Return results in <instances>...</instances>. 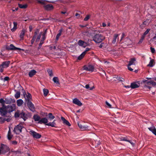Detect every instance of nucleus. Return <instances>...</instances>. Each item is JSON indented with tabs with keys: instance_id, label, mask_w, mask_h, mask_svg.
Wrapping results in <instances>:
<instances>
[{
	"instance_id": "f8f14e48",
	"label": "nucleus",
	"mask_w": 156,
	"mask_h": 156,
	"mask_svg": "<svg viewBox=\"0 0 156 156\" xmlns=\"http://www.w3.org/2000/svg\"><path fill=\"white\" fill-rule=\"evenodd\" d=\"M28 107L33 112L35 111V107L31 101L27 102Z\"/></svg>"
},
{
	"instance_id": "f3484780",
	"label": "nucleus",
	"mask_w": 156,
	"mask_h": 156,
	"mask_svg": "<svg viewBox=\"0 0 156 156\" xmlns=\"http://www.w3.org/2000/svg\"><path fill=\"white\" fill-rule=\"evenodd\" d=\"M140 86V84L139 83L133 82L131 83L130 87L132 88H135L138 87Z\"/></svg>"
},
{
	"instance_id": "ea45409f",
	"label": "nucleus",
	"mask_w": 156,
	"mask_h": 156,
	"mask_svg": "<svg viewBox=\"0 0 156 156\" xmlns=\"http://www.w3.org/2000/svg\"><path fill=\"white\" fill-rule=\"evenodd\" d=\"M85 52H83L78 58V59L79 60H81L83 57L84 55Z\"/></svg>"
},
{
	"instance_id": "2f4dec72",
	"label": "nucleus",
	"mask_w": 156,
	"mask_h": 156,
	"mask_svg": "<svg viewBox=\"0 0 156 156\" xmlns=\"http://www.w3.org/2000/svg\"><path fill=\"white\" fill-rule=\"evenodd\" d=\"M53 81L55 83L57 84H59L58 79L57 77H54L53 78Z\"/></svg>"
},
{
	"instance_id": "052dcab7",
	"label": "nucleus",
	"mask_w": 156,
	"mask_h": 156,
	"mask_svg": "<svg viewBox=\"0 0 156 156\" xmlns=\"http://www.w3.org/2000/svg\"><path fill=\"white\" fill-rule=\"evenodd\" d=\"M89 50H90V49L89 48H86L84 52H85L84 53V54L85 55L86 52L87 51H89Z\"/></svg>"
},
{
	"instance_id": "bf43d9fd",
	"label": "nucleus",
	"mask_w": 156,
	"mask_h": 156,
	"mask_svg": "<svg viewBox=\"0 0 156 156\" xmlns=\"http://www.w3.org/2000/svg\"><path fill=\"white\" fill-rule=\"evenodd\" d=\"M104 43H102L99 46V47L100 48H101L103 47L104 46Z\"/></svg>"
},
{
	"instance_id": "7ed1b4c3",
	"label": "nucleus",
	"mask_w": 156,
	"mask_h": 156,
	"mask_svg": "<svg viewBox=\"0 0 156 156\" xmlns=\"http://www.w3.org/2000/svg\"><path fill=\"white\" fill-rule=\"evenodd\" d=\"M29 133L30 135L34 138L39 139L41 136V135L40 134L36 132L33 130H30L29 131Z\"/></svg>"
},
{
	"instance_id": "ddd939ff",
	"label": "nucleus",
	"mask_w": 156,
	"mask_h": 156,
	"mask_svg": "<svg viewBox=\"0 0 156 156\" xmlns=\"http://www.w3.org/2000/svg\"><path fill=\"white\" fill-rule=\"evenodd\" d=\"M39 33V29H36L34 33V35L33 36L32 39L31 40V44H33L35 41V39L36 37L37 34Z\"/></svg>"
},
{
	"instance_id": "7c9ffc66",
	"label": "nucleus",
	"mask_w": 156,
	"mask_h": 156,
	"mask_svg": "<svg viewBox=\"0 0 156 156\" xmlns=\"http://www.w3.org/2000/svg\"><path fill=\"white\" fill-rule=\"evenodd\" d=\"M13 135L12 134H11L10 129H9V130L8 131L7 135L8 139L9 140H10L11 139Z\"/></svg>"
},
{
	"instance_id": "9b49d317",
	"label": "nucleus",
	"mask_w": 156,
	"mask_h": 156,
	"mask_svg": "<svg viewBox=\"0 0 156 156\" xmlns=\"http://www.w3.org/2000/svg\"><path fill=\"white\" fill-rule=\"evenodd\" d=\"M7 112V108H0V114L2 116H6Z\"/></svg>"
},
{
	"instance_id": "4d7b16f0",
	"label": "nucleus",
	"mask_w": 156,
	"mask_h": 156,
	"mask_svg": "<svg viewBox=\"0 0 156 156\" xmlns=\"http://www.w3.org/2000/svg\"><path fill=\"white\" fill-rule=\"evenodd\" d=\"M11 120L10 119V118H7V119H3V122H5V121H7L8 122H9Z\"/></svg>"
},
{
	"instance_id": "e433bc0d",
	"label": "nucleus",
	"mask_w": 156,
	"mask_h": 156,
	"mask_svg": "<svg viewBox=\"0 0 156 156\" xmlns=\"http://www.w3.org/2000/svg\"><path fill=\"white\" fill-rule=\"evenodd\" d=\"M154 62V60L153 59H151V60L149 64L147 65L148 66L152 67L153 66V64Z\"/></svg>"
},
{
	"instance_id": "3c124183",
	"label": "nucleus",
	"mask_w": 156,
	"mask_h": 156,
	"mask_svg": "<svg viewBox=\"0 0 156 156\" xmlns=\"http://www.w3.org/2000/svg\"><path fill=\"white\" fill-rule=\"evenodd\" d=\"M6 104H9L10 103L11 101L8 100V99H5V100H4Z\"/></svg>"
},
{
	"instance_id": "49530a36",
	"label": "nucleus",
	"mask_w": 156,
	"mask_h": 156,
	"mask_svg": "<svg viewBox=\"0 0 156 156\" xmlns=\"http://www.w3.org/2000/svg\"><path fill=\"white\" fill-rule=\"evenodd\" d=\"M116 78L118 80L121 81H123L124 80V79L123 78L121 77L120 76H118Z\"/></svg>"
},
{
	"instance_id": "412c9836",
	"label": "nucleus",
	"mask_w": 156,
	"mask_h": 156,
	"mask_svg": "<svg viewBox=\"0 0 156 156\" xmlns=\"http://www.w3.org/2000/svg\"><path fill=\"white\" fill-rule=\"evenodd\" d=\"M10 63V62L9 61H7L3 62L2 64L4 68H6L9 66Z\"/></svg>"
},
{
	"instance_id": "6e6d98bb",
	"label": "nucleus",
	"mask_w": 156,
	"mask_h": 156,
	"mask_svg": "<svg viewBox=\"0 0 156 156\" xmlns=\"http://www.w3.org/2000/svg\"><path fill=\"white\" fill-rule=\"evenodd\" d=\"M150 49H151V52L152 53H154L155 51V50L154 48L152 47H151L150 48Z\"/></svg>"
},
{
	"instance_id": "a18cd8bd",
	"label": "nucleus",
	"mask_w": 156,
	"mask_h": 156,
	"mask_svg": "<svg viewBox=\"0 0 156 156\" xmlns=\"http://www.w3.org/2000/svg\"><path fill=\"white\" fill-rule=\"evenodd\" d=\"M84 43V42L83 41L80 40L79 41L78 44L79 45L82 46H83Z\"/></svg>"
},
{
	"instance_id": "aec40b11",
	"label": "nucleus",
	"mask_w": 156,
	"mask_h": 156,
	"mask_svg": "<svg viewBox=\"0 0 156 156\" xmlns=\"http://www.w3.org/2000/svg\"><path fill=\"white\" fill-rule=\"evenodd\" d=\"M44 7L45 9L48 10L52 9L53 8L52 5L50 4L44 5Z\"/></svg>"
},
{
	"instance_id": "a19ab883",
	"label": "nucleus",
	"mask_w": 156,
	"mask_h": 156,
	"mask_svg": "<svg viewBox=\"0 0 156 156\" xmlns=\"http://www.w3.org/2000/svg\"><path fill=\"white\" fill-rule=\"evenodd\" d=\"M25 33L24 30H23L20 35V38H23Z\"/></svg>"
},
{
	"instance_id": "72a5a7b5",
	"label": "nucleus",
	"mask_w": 156,
	"mask_h": 156,
	"mask_svg": "<svg viewBox=\"0 0 156 156\" xmlns=\"http://www.w3.org/2000/svg\"><path fill=\"white\" fill-rule=\"evenodd\" d=\"M44 94V96H46L49 93V91L47 89H43Z\"/></svg>"
},
{
	"instance_id": "4be33fe9",
	"label": "nucleus",
	"mask_w": 156,
	"mask_h": 156,
	"mask_svg": "<svg viewBox=\"0 0 156 156\" xmlns=\"http://www.w3.org/2000/svg\"><path fill=\"white\" fill-rule=\"evenodd\" d=\"M33 118L36 122H39L41 119L39 115L37 114L34 115L33 116Z\"/></svg>"
},
{
	"instance_id": "dca6fc26",
	"label": "nucleus",
	"mask_w": 156,
	"mask_h": 156,
	"mask_svg": "<svg viewBox=\"0 0 156 156\" xmlns=\"http://www.w3.org/2000/svg\"><path fill=\"white\" fill-rule=\"evenodd\" d=\"M148 129L156 136V129L153 125H152L150 127L148 128Z\"/></svg>"
},
{
	"instance_id": "13d9d810",
	"label": "nucleus",
	"mask_w": 156,
	"mask_h": 156,
	"mask_svg": "<svg viewBox=\"0 0 156 156\" xmlns=\"http://www.w3.org/2000/svg\"><path fill=\"white\" fill-rule=\"evenodd\" d=\"M95 146H96V145L97 146L100 144V143L99 142V141H95Z\"/></svg>"
},
{
	"instance_id": "1a4fd4ad",
	"label": "nucleus",
	"mask_w": 156,
	"mask_h": 156,
	"mask_svg": "<svg viewBox=\"0 0 156 156\" xmlns=\"http://www.w3.org/2000/svg\"><path fill=\"white\" fill-rule=\"evenodd\" d=\"M83 69L88 71L92 72L94 69V67L92 65H85L83 66Z\"/></svg>"
},
{
	"instance_id": "c03bdc74",
	"label": "nucleus",
	"mask_w": 156,
	"mask_h": 156,
	"mask_svg": "<svg viewBox=\"0 0 156 156\" xmlns=\"http://www.w3.org/2000/svg\"><path fill=\"white\" fill-rule=\"evenodd\" d=\"M85 87L87 89H88L90 90H91L93 89L94 87H92L90 88L89 87V84H87L85 86Z\"/></svg>"
},
{
	"instance_id": "c85d7f7f",
	"label": "nucleus",
	"mask_w": 156,
	"mask_h": 156,
	"mask_svg": "<svg viewBox=\"0 0 156 156\" xmlns=\"http://www.w3.org/2000/svg\"><path fill=\"white\" fill-rule=\"evenodd\" d=\"M17 105L18 106H21L23 103V101L21 99L18 100L16 101Z\"/></svg>"
},
{
	"instance_id": "9d476101",
	"label": "nucleus",
	"mask_w": 156,
	"mask_h": 156,
	"mask_svg": "<svg viewBox=\"0 0 156 156\" xmlns=\"http://www.w3.org/2000/svg\"><path fill=\"white\" fill-rule=\"evenodd\" d=\"M96 30H89L87 31H84L82 32L83 35L90 37L92 36V33L93 32H95Z\"/></svg>"
},
{
	"instance_id": "774afa93",
	"label": "nucleus",
	"mask_w": 156,
	"mask_h": 156,
	"mask_svg": "<svg viewBox=\"0 0 156 156\" xmlns=\"http://www.w3.org/2000/svg\"><path fill=\"white\" fill-rule=\"evenodd\" d=\"M75 16H76L78 18H79L80 17V14L78 13H76V14Z\"/></svg>"
},
{
	"instance_id": "603ef678",
	"label": "nucleus",
	"mask_w": 156,
	"mask_h": 156,
	"mask_svg": "<svg viewBox=\"0 0 156 156\" xmlns=\"http://www.w3.org/2000/svg\"><path fill=\"white\" fill-rule=\"evenodd\" d=\"M3 68H4V67H3V66H2V65L1 64V65H0V71L1 72H3Z\"/></svg>"
},
{
	"instance_id": "864d4df0",
	"label": "nucleus",
	"mask_w": 156,
	"mask_h": 156,
	"mask_svg": "<svg viewBox=\"0 0 156 156\" xmlns=\"http://www.w3.org/2000/svg\"><path fill=\"white\" fill-rule=\"evenodd\" d=\"M150 30V29H147L146 31L144 33V34L145 35L147 34L148 32H149V31Z\"/></svg>"
},
{
	"instance_id": "6ab92c4d",
	"label": "nucleus",
	"mask_w": 156,
	"mask_h": 156,
	"mask_svg": "<svg viewBox=\"0 0 156 156\" xmlns=\"http://www.w3.org/2000/svg\"><path fill=\"white\" fill-rule=\"evenodd\" d=\"M20 117L23 118L24 121H25L27 119V115L24 112L20 113Z\"/></svg>"
},
{
	"instance_id": "5701e85b",
	"label": "nucleus",
	"mask_w": 156,
	"mask_h": 156,
	"mask_svg": "<svg viewBox=\"0 0 156 156\" xmlns=\"http://www.w3.org/2000/svg\"><path fill=\"white\" fill-rule=\"evenodd\" d=\"M61 119L63 121L64 124H65L69 126H71V124L67 120H66L63 117H61Z\"/></svg>"
},
{
	"instance_id": "4468645a",
	"label": "nucleus",
	"mask_w": 156,
	"mask_h": 156,
	"mask_svg": "<svg viewBox=\"0 0 156 156\" xmlns=\"http://www.w3.org/2000/svg\"><path fill=\"white\" fill-rule=\"evenodd\" d=\"M73 103L78 105L79 106H81L82 105V103L77 98H75L73 100Z\"/></svg>"
},
{
	"instance_id": "58836bf2",
	"label": "nucleus",
	"mask_w": 156,
	"mask_h": 156,
	"mask_svg": "<svg viewBox=\"0 0 156 156\" xmlns=\"http://www.w3.org/2000/svg\"><path fill=\"white\" fill-rule=\"evenodd\" d=\"M49 74V76H53V72L52 70L50 69H48L47 70Z\"/></svg>"
},
{
	"instance_id": "473e14b6",
	"label": "nucleus",
	"mask_w": 156,
	"mask_h": 156,
	"mask_svg": "<svg viewBox=\"0 0 156 156\" xmlns=\"http://www.w3.org/2000/svg\"><path fill=\"white\" fill-rule=\"evenodd\" d=\"M19 7L21 9H25L27 7V4L22 5L21 4H18Z\"/></svg>"
},
{
	"instance_id": "f257e3e1",
	"label": "nucleus",
	"mask_w": 156,
	"mask_h": 156,
	"mask_svg": "<svg viewBox=\"0 0 156 156\" xmlns=\"http://www.w3.org/2000/svg\"><path fill=\"white\" fill-rule=\"evenodd\" d=\"M48 119L45 117L41 119L40 121L38 122V123L42 124V123L45 124V125L51 126L52 127H55L56 124L55 123V120H54L52 122H49L48 123Z\"/></svg>"
},
{
	"instance_id": "69168bd1",
	"label": "nucleus",
	"mask_w": 156,
	"mask_h": 156,
	"mask_svg": "<svg viewBox=\"0 0 156 156\" xmlns=\"http://www.w3.org/2000/svg\"><path fill=\"white\" fill-rule=\"evenodd\" d=\"M5 102H3V103L2 104V107L1 108H7L6 106L5 105Z\"/></svg>"
},
{
	"instance_id": "cd10ccee",
	"label": "nucleus",
	"mask_w": 156,
	"mask_h": 156,
	"mask_svg": "<svg viewBox=\"0 0 156 156\" xmlns=\"http://www.w3.org/2000/svg\"><path fill=\"white\" fill-rule=\"evenodd\" d=\"M9 111L10 112H12L14 111L16 108V106L15 104H12L9 107Z\"/></svg>"
},
{
	"instance_id": "2eb2a0df",
	"label": "nucleus",
	"mask_w": 156,
	"mask_h": 156,
	"mask_svg": "<svg viewBox=\"0 0 156 156\" xmlns=\"http://www.w3.org/2000/svg\"><path fill=\"white\" fill-rule=\"evenodd\" d=\"M24 95L26 101L27 102L31 101L32 97L30 93H27V94L26 96H25L24 94Z\"/></svg>"
},
{
	"instance_id": "338daca9",
	"label": "nucleus",
	"mask_w": 156,
	"mask_h": 156,
	"mask_svg": "<svg viewBox=\"0 0 156 156\" xmlns=\"http://www.w3.org/2000/svg\"><path fill=\"white\" fill-rule=\"evenodd\" d=\"M5 102L4 100L2 98L0 99V103H3Z\"/></svg>"
},
{
	"instance_id": "a878e982",
	"label": "nucleus",
	"mask_w": 156,
	"mask_h": 156,
	"mask_svg": "<svg viewBox=\"0 0 156 156\" xmlns=\"http://www.w3.org/2000/svg\"><path fill=\"white\" fill-rule=\"evenodd\" d=\"M36 73V71L34 70L33 69L31 70L29 73V76L30 77H32L34 75H35Z\"/></svg>"
},
{
	"instance_id": "f704fd0d",
	"label": "nucleus",
	"mask_w": 156,
	"mask_h": 156,
	"mask_svg": "<svg viewBox=\"0 0 156 156\" xmlns=\"http://www.w3.org/2000/svg\"><path fill=\"white\" fill-rule=\"evenodd\" d=\"M119 35L118 34H115L114 35V37L112 41V43L115 44L117 38L118 37Z\"/></svg>"
},
{
	"instance_id": "423d86ee",
	"label": "nucleus",
	"mask_w": 156,
	"mask_h": 156,
	"mask_svg": "<svg viewBox=\"0 0 156 156\" xmlns=\"http://www.w3.org/2000/svg\"><path fill=\"white\" fill-rule=\"evenodd\" d=\"M23 126L20 125H18L15 127L14 131L16 134H19L21 132V130Z\"/></svg>"
},
{
	"instance_id": "b1692460",
	"label": "nucleus",
	"mask_w": 156,
	"mask_h": 156,
	"mask_svg": "<svg viewBox=\"0 0 156 156\" xmlns=\"http://www.w3.org/2000/svg\"><path fill=\"white\" fill-rule=\"evenodd\" d=\"M136 61V59L135 58H132L130 59V61L129 62V64H128L129 66H130L132 65H135V62Z\"/></svg>"
},
{
	"instance_id": "0eeeda50",
	"label": "nucleus",
	"mask_w": 156,
	"mask_h": 156,
	"mask_svg": "<svg viewBox=\"0 0 156 156\" xmlns=\"http://www.w3.org/2000/svg\"><path fill=\"white\" fill-rule=\"evenodd\" d=\"M6 49L8 50H22L23 51H24V50L23 49L16 47L12 44H10L9 46H7L6 47Z\"/></svg>"
},
{
	"instance_id": "5fc2aeb1",
	"label": "nucleus",
	"mask_w": 156,
	"mask_h": 156,
	"mask_svg": "<svg viewBox=\"0 0 156 156\" xmlns=\"http://www.w3.org/2000/svg\"><path fill=\"white\" fill-rule=\"evenodd\" d=\"M90 18V16L89 15H87L86 17H85L84 19V20L85 21H87L89 18Z\"/></svg>"
},
{
	"instance_id": "09e8293b",
	"label": "nucleus",
	"mask_w": 156,
	"mask_h": 156,
	"mask_svg": "<svg viewBox=\"0 0 156 156\" xmlns=\"http://www.w3.org/2000/svg\"><path fill=\"white\" fill-rule=\"evenodd\" d=\"M105 103L108 106V107L110 108H112V105L107 101H105Z\"/></svg>"
},
{
	"instance_id": "680f3d73",
	"label": "nucleus",
	"mask_w": 156,
	"mask_h": 156,
	"mask_svg": "<svg viewBox=\"0 0 156 156\" xmlns=\"http://www.w3.org/2000/svg\"><path fill=\"white\" fill-rule=\"evenodd\" d=\"M130 66H129L128 65V69L130 71H132L133 70V69H132L131 67H129Z\"/></svg>"
},
{
	"instance_id": "c9c22d12",
	"label": "nucleus",
	"mask_w": 156,
	"mask_h": 156,
	"mask_svg": "<svg viewBox=\"0 0 156 156\" xmlns=\"http://www.w3.org/2000/svg\"><path fill=\"white\" fill-rule=\"evenodd\" d=\"M48 116L50 120L54 119L55 118V116L53 115L51 113L48 114Z\"/></svg>"
},
{
	"instance_id": "de8ad7c7",
	"label": "nucleus",
	"mask_w": 156,
	"mask_h": 156,
	"mask_svg": "<svg viewBox=\"0 0 156 156\" xmlns=\"http://www.w3.org/2000/svg\"><path fill=\"white\" fill-rule=\"evenodd\" d=\"M37 2L42 5H44L45 4V1L42 0H38Z\"/></svg>"
},
{
	"instance_id": "4c0bfd02",
	"label": "nucleus",
	"mask_w": 156,
	"mask_h": 156,
	"mask_svg": "<svg viewBox=\"0 0 156 156\" xmlns=\"http://www.w3.org/2000/svg\"><path fill=\"white\" fill-rule=\"evenodd\" d=\"M126 42V44L128 45H130L132 44V41L131 40L129 39H127Z\"/></svg>"
},
{
	"instance_id": "a211bd4d",
	"label": "nucleus",
	"mask_w": 156,
	"mask_h": 156,
	"mask_svg": "<svg viewBox=\"0 0 156 156\" xmlns=\"http://www.w3.org/2000/svg\"><path fill=\"white\" fill-rule=\"evenodd\" d=\"M78 125L79 127L82 130H84L87 129L88 127V126H83L79 122H78Z\"/></svg>"
},
{
	"instance_id": "393cba45",
	"label": "nucleus",
	"mask_w": 156,
	"mask_h": 156,
	"mask_svg": "<svg viewBox=\"0 0 156 156\" xmlns=\"http://www.w3.org/2000/svg\"><path fill=\"white\" fill-rule=\"evenodd\" d=\"M42 34V32H41L39 34V33L37 34L36 37V39L35 41L36 42H38L40 41Z\"/></svg>"
},
{
	"instance_id": "39448f33",
	"label": "nucleus",
	"mask_w": 156,
	"mask_h": 156,
	"mask_svg": "<svg viewBox=\"0 0 156 156\" xmlns=\"http://www.w3.org/2000/svg\"><path fill=\"white\" fill-rule=\"evenodd\" d=\"M141 83L144 84V87L148 88L149 90L151 88V87L149 86L151 84V80L148 81L147 80H143Z\"/></svg>"
},
{
	"instance_id": "e2e57ef3",
	"label": "nucleus",
	"mask_w": 156,
	"mask_h": 156,
	"mask_svg": "<svg viewBox=\"0 0 156 156\" xmlns=\"http://www.w3.org/2000/svg\"><path fill=\"white\" fill-rule=\"evenodd\" d=\"M9 79V77L7 76V77H5L4 78V81H5L8 80Z\"/></svg>"
},
{
	"instance_id": "8fccbe9b",
	"label": "nucleus",
	"mask_w": 156,
	"mask_h": 156,
	"mask_svg": "<svg viewBox=\"0 0 156 156\" xmlns=\"http://www.w3.org/2000/svg\"><path fill=\"white\" fill-rule=\"evenodd\" d=\"M151 85L154 86L156 87V82H155L152 80H151Z\"/></svg>"
},
{
	"instance_id": "f03ea898",
	"label": "nucleus",
	"mask_w": 156,
	"mask_h": 156,
	"mask_svg": "<svg viewBox=\"0 0 156 156\" xmlns=\"http://www.w3.org/2000/svg\"><path fill=\"white\" fill-rule=\"evenodd\" d=\"M105 39V37L102 35L100 34H95L93 37V41L96 43H101Z\"/></svg>"
},
{
	"instance_id": "0e129e2a",
	"label": "nucleus",
	"mask_w": 156,
	"mask_h": 156,
	"mask_svg": "<svg viewBox=\"0 0 156 156\" xmlns=\"http://www.w3.org/2000/svg\"><path fill=\"white\" fill-rule=\"evenodd\" d=\"M121 140H123V141H129V140H127L126 138L123 137V138Z\"/></svg>"
},
{
	"instance_id": "6e6552de",
	"label": "nucleus",
	"mask_w": 156,
	"mask_h": 156,
	"mask_svg": "<svg viewBox=\"0 0 156 156\" xmlns=\"http://www.w3.org/2000/svg\"><path fill=\"white\" fill-rule=\"evenodd\" d=\"M47 29H45L44 30V33H43L42 32V37L41 38V39L40 41V43L39 44V46L41 47L42 46V44L44 43V41L45 39V35L47 33Z\"/></svg>"
},
{
	"instance_id": "20e7f679",
	"label": "nucleus",
	"mask_w": 156,
	"mask_h": 156,
	"mask_svg": "<svg viewBox=\"0 0 156 156\" xmlns=\"http://www.w3.org/2000/svg\"><path fill=\"white\" fill-rule=\"evenodd\" d=\"M0 149L2 154H5V153L8 152L9 151V148L6 145L1 144Z\"/></svg>"
},
{
	"instance_id": "37998d69",
	"label": "nucleus",
	"mask_w": 156,
	"mask_h": 156,
	"mask_svg": "<svg viewBox=\"0 0 156 156\" xmlns=\"http://www.w3.org/2000/svg\"><path fill=\"white\" fill-rule=\"evenodd\" d=\"M20 113L19 111H17L15 114V117H20Z\"/></svg>"
},
{
	"instance_id": "c756f323",
	"label": "nucleus",
	"mask_w": 156,
	"mask_h": 156,
	"mask_svg": "<svg viewBox=\"0 0 156 156\" xmlns=\"http://www.w3.org/2000/svg\"><path fill=\"white\" fill-rule=\"evenodd\" d=\"M62 29H61L59 30V33L56 35V41H58L59 37L61 35V34H62Z\"/></svg>"
},
{
	"instance_id": "79ce46f5",
	"label": "nucleus",
	"mask_w": 156,
	"mask_h": 156,
	"mask_svg": "<svg viewBox=\"0 0 156 156\" xmlns=\"http://www.w3.org/2000/svg\"><path fill=\"white\" fill-rule=\"evenodd\" d=\"M15 97L16 99L20 98V92H17L15 94Z\"/></svg>"
},
{
	"instance_id": "bb28decb",
	"label": "nucleus",
	"mask_w": 156,
	"mask_h": 156,
	"mask_svg": "<svg viewBox=\"0 0 156 156\" xmlns=\"http://www.w3.org/2000/svg\"><path fill=\"white\" fill-rule=\"evenodd\" d=\"M13 24L14 25L13 27L11 29V31L13 32H14L17 29V23L16 22H13Z\"/></svg>"
}]
</instances>
